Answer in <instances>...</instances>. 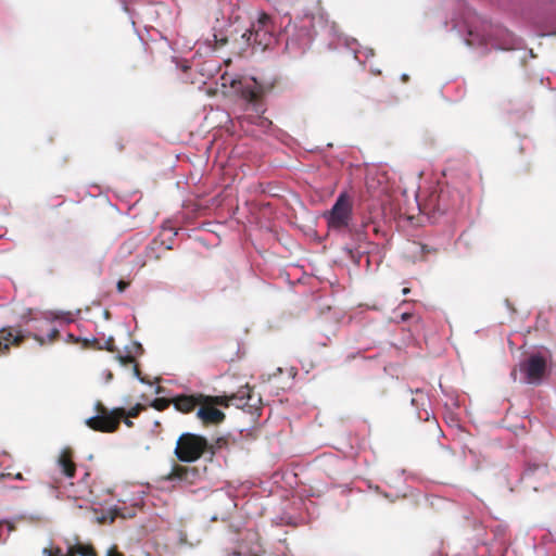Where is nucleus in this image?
Here are the masks:
<instances>
[{"mask_svg":"<svg viewBox=\"0 0 556 556\" xmlns=\"http://www.w3.org/2000/svg\"><path fill=\"white\" fill-rule=\"evenodd\" d=\"M105 556H125V554L116 545H113L106 551Z\"/></svg>","mask_w":556,"mask_h":556,"instance_id":"21","label":"nucleus"},{"mask_svg":"<svg viewBox=\"0 0 556 556\" xmlns=\"http://www.w3.org/2000/svg\"><path fill=\"white\" fill-rule=\"evenodd\" d=\"M128 286H129V282L124 281V280H119L117 282V286H116L117 287V291L122 293V292H124L127 289Z\"/></svg>","mask_w":556,"mask_h":556,"instance_id":"22","label":"nucleus"},{"mask_svg":"<svg viewBox=\"0 0 556 556\" xmlns=\"http://www.w3.org/2000/svg\"><path fill=\"white\" fill-rule=\"evenodd\" d=\"M273 21L271 17L262 12L251 28L248 29L242 37L247 40L248 45H256L262 49H266L273 40Z\"/></svg>","mask_w":556,"mask_h":556,"instance_id":"5","label":"nucleus"},{"mask_svg":"<svg viewBox=\"0 0 556 556\" xmlns=\"http://www.w3.org/2000/svg\"><path fill=\"white\" fill-rule=\"evenodd\" d=\"M98 349H105L110 352H114L116 350L115 348V342H114V339L111 337L109 338L105 343H104V346H98Z\"/></svg>","mask_w":556,"mask_h":556,"instance_id":"20","label":"nucleus"},{"mask_svg":"<svg viewBox=\"0 0 556 556\" xmlns=\"http://www.w3.org/2000/svg\"><path fill=\"white\" fill-rule=\"evenodd\" d=\"M143 409V406L141 404H137L136 406L131 407L129 410H126L125 417L128 418H136L140 414V412Z\"/></svg>","mask_w":556,"mask_h":556,"instance_id":"18","label":"nucleus"},{"mask_svg":"<svg viewBox=\"0 0 556 556\" xmlns=\"http://www.w3.org/2000/svg\"><path fill=\"white\" fill-rule=\"evenodd\" d=\"M84 342H85V345L89 344V341L87 339Z\"/></svg>","mask_w":556,"mask_h":556,"instance_id":"32","label":"nucleus"},{"mask_svg":"<svg viewBox=\"0 0 556 556\" xmlns=\"http://www.w3.org/2000/svg\"><path fill=\"white\" fill-rule=\"evenodd\" d=\"M323 217L331 230L342 231L349 228L353 218V198L348 192H341L332 207L325 212Z\"/></svg>","mask_w":556,"mask_h":556,"instance_id":"3","label":"nucleus"},{"mask_svg":"<svg viewBox=\"0 0 556 556\" xmlns=\"http://www.w3.org/2000/svg\"><path fill=\"white\" fill-rule=\"evenodd\" d=\"M43 553H45L47 556H56L55 551H54V552H52V551H50V549H48V548H45V549H43Z\"/></svg>","mask_w":556,"mask_h":556,"instance_id":"25","label":"nucleus"},{"mask_svg":"<svg viewBox=\"0 0 556 556\" xmlns=\"http://www.w3.org/2000/svg\"><path fill=\"white\" fill-rule=\"evenodd\" d=\"M68 339L72 340V341H77L73 334H68Z\"/></svg>","mask_w":556,"mask_h":556,"instance_id":"29","label":"nucleus"},{"mask_svg":"<svg viewBox=\"0 0 556 556\" xmlns=\"http://www.w3.org/2000/svg\"><path fill=\"white\" fill-rule=\"evenodd\" d=\"M428 416H429L428 412H427V410H425V416H422L421 414H419V416H418V417H419L420 419H426V420H427V419H428Z\"/></svg>","mask_w":556,"mask_h":556,"instance_id":"26","label":"nucleus"},{"mask_svg":"<svg viewBox=\"0 0 556 556\" xmlns=\"http://www.w3.org/2000/svg\"><path fill=\"white\" fill-rule=\"evenodd\" d=\"M56 467L66 478L73 479L76 476V464L74 462V451L71 447H64L56 457Z\"/></svg>","mask_w":556,"mask_h":556,"instance_id":"9","label":"nucleus"},{"mask_svg":"<svg viewBox=\"0 0 556 556\" xmlns=\"http://www.w3.org/2000/svg\"><path fill=\"white\" fill-rule=\"evenodd\" d=\"M252 388L249 384L241 387L236 393L231 394L233 405L237 407H243L249 405L252 399Z\"/></svg>","mask_w":556,"mask_h":556,"instance_id":"13","label":"nucleus"},{"mask_svg":"<svg viewBox=\"0 0 556 556\" xmlns=\"http://www.w3.org/2000/svg\"><path fill=\"white\" fill-rule=\"evenodd\" d=\"M200 477V471L195 467H188L182 465H174L170 472L167 473L164 479L165 480H180L189 484L195 483L197 479Z\"/></svg>","mask_w":556,"mask_h":556,"instance_id":"10","label":"nucleus"},{"mask_svg":"<svg viewBox=\"0 0 556 556\" xmlns=\"http://www.w3.org/2000/svg\"><path fill=\"white\" fill-rule=\"evenodd\" d=\"M231 87H232V88H236V80H233V81L231 83Z\"/></svg>","mask_w":556,"mask_h":556,"instance_id":"31","label":"nucleus"},{"mask_svg":"<svg viewBox=\"0 0 556 556\" xmlns=\"http://www.w3.org/2000/svg\"><path fill=\"white\" fill-rule=\"evenodd\" d=\"M409 292H410V289H409V288H404V289L402 290L403 295H406V294H408Z\"/></svg>","mask_w":556,"mask_h":556,"instance_id":"28","label":"nucleus"},{"mask_svg":"<svg viewBox=\"0 0 556 556\" xmlns=\"http://www.w3.org/2000/svg\"><path fill=\"white\" fill-rule=\"evenodd\" d=\"M204 401L203 393L179 394L172 397L173 406L182 414L192 413Z\"/></svg>","mask_w":556,"mask_h":556,"instance_id":"8","label":"nucleus"},{"mask_svg":"<svg viewBox=\"0 0 556 556\" xmlns=\"http://www.w3.org/2000/svg\"><path fill=\"white\" fill-rule=\"evenodd\" d=\"M16 479H17V480H22V479H23L22 473H17V475H16Z\"/></svg>","mask_w":556,"mask_h":556,"instance_id":"30","label":"nucleus"},{"mask_svg":"<svg viewBox=\"0 0 556 556\" xmlns=\"http://www.w3.org/2000/svg\"><path fill=\"white\" fill-rule=\"evenodd\" d=\"M55 554H56V556H66V554L65 555L62 554V551L59 547L55 548Z\"/></svg>","mask_w":556,"mask_h":556,"instance_id":"27","label":"nucleus"},{"mask_svg":"<svg viewBox=\"0 0 556 556\" xmlns=\"http://www.w3.org/2000/svg\"><path fill=\"white\" fill-rule=\"evenodd\" d=\"M66 556H98L93 545L76 543L67 548Z\"/></svg>","mask_w":556,"mask_h":556,"instance_id":"12","label":"nucleus"},{"mask_svg":"<svg viewBox=\"0 0 556 556\" xmlns=\"http://www.w3.org/2000/svg\"><path fill=\"white\" fill-rule=\"evenodd\" d=\"M96 415L86 419V425L93 431L112 433L115 432L121 425L122 419L126 415V409L115 407L109 409L102 402L98 401L94 405Z\"/></svg>","mask_w":556,"mask_h":556,"instance_id":"2","label":"nucleus"},{"mask_svg":"<svg viewBox=\"0 0 556 556\" xmlns=\"http://www.w3.org/2000/svg\"><path fill=\"white\" fill-rule=\"evenodd\" d=\"M116 358L118 359V362L123 366L132 365L135 376L136 377L140 376V370H139L138 364L136 363V359H135L134 356H131V355H126V356L117 355Z\"/></svg>","mask_w":556,"mask_h":556,"instance_id":"15","label":"nucleus"},{"mask_svg":"<svg viewBox=\"0 0 556 556\" xmlns=\"http://www.w3.org/2000/svg\"><path fill=\"white\" fill-rule=\"evenodd\" d=\"M520 370L525 374L528 383L538 384L546 371V361L541 355H531L520 364Z\"/></svg>","mask_w":556,"mask_h":556,"instance_id":"6","label":"nucleus"},{"mask_svg":"<svg viewBox=\"0 0 556 556\" xmlns=\"http://www.w3.org/2000/svg\"><path fill=\"white\" fill-rule=\"evenodd\" d=\"M445 195H446V192L444 190H441L438 195V200H439L438 210L442 211V212H445L447 210V206L445 204H443V200H444Z\"/></svg>","mask_w":556,"mask_h":556,"instance_id":"19","label":"nucleus"},{"mask_svg":"<svg viewBox=\"0 0 556 556\" xmlns=\"http://www.w3.org/2000/svg\"><path fill=\"white\" fill-rule=\"evenodd\" d=\"M51 321L42 320L36 327L35 332L24 331L20 326H8L0 329V355L10 353L11 346H20L26 339L33 338L40 345L53 343L58 340L60 332L58 328L50 327Z\"/></svg>","mask_w":556,"mask_h":556,"instance_id":"1","label":"nucleus"},{"mask_svg":"<svg viewBox=\"0 0 556 556\" xmlns=\"http://www.w3.org/2000/svg\"><path fill=\"white\" fill-rule=\"evenodd\" d=\"M122 420H124L127 427H132V421L128 417H124Z\"/></svg>","mask_w":556,"mask_h":556,"instance_id":"24","label":"nucleus"},{"mask_svg":"<svg viewBox=\"0 0 556 556\" xmlns=\"http://www.w3.org/2000/svg\"><path fill=\"white\" fill-rule=\"evenodd\" d=\"M425 400H426V394L422 391L417 390L415 392V396L412 399V405L418 407L419 403L424 404Z\"/></svg>","mask_w":556,"mask_h":556,"instance_id":"17","label":"nucleus"},{"mask_svg":"<svg viewBox=\"0 0 556 556\" xmlns=\"http://www.w3.org/2000/svg\"><path fill=\"white\" fill-rule=\"evenodd\" d=\"M204 401H210L212 405L228 407L229 405H233V401L230 396L227 395H205Z\"/></svg>","mask_w":556,"mask_h":556,"instance_id":"14","label":"nucleus"},{"mask_svg":"<svg viewBox=\"0 0 556 556\" xmlns=\"http://www.w3.org/2000/svg\"><path fill=\"white\" fill-rule=\"evenodd\" d=\"M208 450L211 446L204 437L185 432L178 438L174 453L180 462L193 463Z\"/></svg>","mask_w":556,"mask_h":556,"instance_id":"4","label":"nucleus"},{"mask_svg":"<svg viewBox=\"0 0 556 556\" xmlns=\"http://www.w3.org/2000/svg\"><path fill=\"white\" fill-rule=\"evenodd\" d=\"M410 316H412V314H409V313H403V314L401 315V321H406V320H408V319L410 318Z\"/></svg>","mask_w":556,"mask_h":556,"instance_id":"23","label":"nucleus"},{"mask_svg":"<svg viewBox=\"0 0 556 556\" xmlns=\"http://www.w3.org/2000/svg\"><path fill=\"white\" fill-rule=\"evenodd\" d=\"M269 90L268 87L260 84L255 78H252L251 84H245L241 87V97L249 103H256Z\"/></svg>","mask_w":556,"mask_h":556,"instance_id":"11","label":"nucleus"},{"mask_svg":"<svg viewBox=\"0 0 556 556\" xmlns=\"http://www.w3.org/2000/svg\"><path fill=\"white\" fill-rule=\"evenodd\" d=\"M170 404L173 405L172 399L156 397L152 402L151 406L156 410L162 412L168 408Z\"/></svg>","mask_w":556,"mask_h":556,"instance_id":"16","label":"nucleus"},{"mask_svg":"<svg viewBox=\"0 0 556 556\" xmlns=\"http://www.w3.org/2000/svg\"><path fill=\"white\" fill-rule=\"evenodd\" d=\"M197 417L204 426H211L222 424L225 420L226 415L220 409L212 405L210 401H202L197 412Z\"/></svg>","mask_w":556,"mask_h":556,"instance_id":"7","label":"nucleus"}]
</instances>
